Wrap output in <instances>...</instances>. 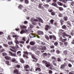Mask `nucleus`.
I'll return each instance as SVG.
<instances>
[{
	"instance_id": "44",
	"label": "nucleus",
	"mask_w": 74,
	"mask_h": 74,
	"mask_svg": "<svg viewBox=\"0 0 74 74\" xmlns=\"http://www.w3.org/2000/svg\"><path fill=\"white\" fill-rule=\"evenodd\" d=\"M47 55L48 56H47L46 58H49L50 57V56H51V53H49L47 54Z\"/></svg>"
},
{
	"instance_id": "9",
	"label": "nucleus",
	"mask_w": 74,
	"mask_h": 74,
	"mask_svg": "<svg viewBox=\"0 0 74 74\" xmlns=\"http://www.w3.org/2000/svg\"><path fill=\"white\" fill-rule=\"evenodd\" d=\"M47 56H48V54H47L46 53H42V56L43 58H47Z\"/></svg>"
},
{
	"instance_id": "29",
	"label": "nucleus",
	"mask_w": 74,
	"mask_h": 74,
	"mask_svg": "<svg viewBox=\"0 0 74 74\" xmlns=\"http://www.w3.org/2000/svg\"><path fill=\"white\" fill-rule=\"evenodd\" d=\"M60 45L62 47H64V44L63 43V42H60Z\"/></svg>"
},
{
	"instance_id": "62",
	"label": "nucleus",
	"mask_w": 74,
	"mask_h": 74,
	"mask_svg": "<svg viewBox=\"0 0 74 74\" xmlns=\"http://www.w3.org/2000/svg\"><path fill=\"white\" fill-rule=\"evenodd\" d=\"M52 59L53 60H56V58H55V57L53 56L52 57Z\"/></svg>"
},
{
	"instance_id": "55",
	"label": "nucleus",
	"mask_w": 74,
	"mask_h": 74,
	"mask_svg": "<svg viewBox=\"0 0 74 74\" xmlns=\"http://www.w3.org/2000/svg\"><path fill=\"white\" fill-rule=\"evenodd\" d=\"M58 42H55L54 43V45L55 46H57V45H58Z\"/></svg>"
},
{
	"instance_id": "37",
	"label": "nucleus",
	"mask_w": 74,
	"mask_h": 74,
	"mask_svg": "<svg viewBox=\"0 0 74 74\" xmlns=\"http://www.w3.org/2000/svg\"><path fill=\"white\" fill-rule=\"evenodd\" d=\"M63 53H64L65 55H67V51L66 50H65L63 51Z\"/></svg>"
},
{
	"instance_id": "16",
	"label": "nucleus",
	"mask_w": 74,
	"mask_h": 74,
	"mask_svg": "<svg viewBox=\"0 0 74 74\" xmlns=\"http://www.w3.org/2000/svg\"><path fill=\"white\" fill-rule=\"evenodd\" d=\"M30 45H35V42L34 41H31L29 42Z\"/></svg>"
},
{
	"instance_id": "6",
	"label": "nucleus",
	"mask_w": 74,
	"mask_h": 74,
	"mask_svg": "<svg viewBox=\"0 0 74 74\" xmlns=\"http://www.w3.org/2000/svg\"><path fill=\"white\" fill-rule=\"evenodd\" d=\"M49 62H47V61L45 60H43L42 61V63L43 64H45V66L47 67V66L48 64V63H49Z\"/></svg>"
},
{
	"instance_id": "5",
	"label": "nucleus",
	"mask_w": 74,
	"mask_h": 74,
	"mask_svg": "<svg viewBox=\"0 0 74 74\" xmlns=\"http://www.w3.org/2000/svg\"><path fill=\"white\" fill-rule=\"evenodd\" d=\"M51 26L49 25H46L45 26V29L46 31H48L49 29H51Z\"/></svg>"
},
{
	"instance_id": "3",
	"label": "nucleus",
	"mask_w": 74,
	"mask_h": 74,
	"mask_svg": "<svg viewBox=\"0 0 74 74\" xmlns=\"http://www.w3.org/2000/svg\"><path fill=\"white\" fill-rule=\"evenodd\" d=\"M23 53H24V54H23V58H26V59L29 58V57L27 56L29 55V52L27 51H23Z\"/></svg>"
},
{
	"instance_id": "8",
	"label": "nucleus",
	"mask_w": 74,
	"mask_h": 74,
	"mask_svg": "<svg viewBox=\"0 0 74 74\" xmlns=\"http://www.w3.org/2000/svg\"><path fill=\"white\" fill-rule=\"evenodd\" d=\"M37 34L38 35H43L44 33L41 31H38L37 32Z\"/></svg>"
},
{
	"instance_id": "21",
	"label": "nucleus",
	"mask_w": 74,
	"mask_h": 74,
	"mask_svg": "<svg viewBox=\"0 0 74 74\" xmlns=\"http://www.w3.org/2000/svg\"><path fill=\"white\" fill-rule=\"evenodd\" d=\"M42 3H40L38 5V8H43V7L42 6Z\"/></svg>"
},
{
	"instance_id": "31",
	"label": "nucleus",
	"mask_w": 74,
	"mask_h": 74,
	"mask_svg": "<svg viewBox=\"0 0 74 74\" xmlns=\"http://www.w3.org/2000/svg\"><path fill=\"white\" fill-rule=\"evenodd\" d=\"M66 23H67V25H68L70 26L71 27V23H70L69 21H67L66 22Z\"/></svg>"
},
{
	"instance_id": "38",
	"label": "nucleus",
	"mask_w": 74,
	"mask_h": 74,
	"mask_svg": "<svg viewBox=\"0 0 74 74\" xmlns=\"http://www.w3.org/2000/svg\"><path fill=\"white\" fill-rule=\"evenodd\" d=\"M36 71H37V70H38L39 71H40L41 70V69H40V68H37L36 69H35Z\"/></svg>"
},
{
	"instance_id": "58",
	"label": "nucleus",
	"mask_w": 74,
	"mask_h": 74,
	"mask_svg": "<svg viewBox=\"0 0 74 74\" xmlns=\"http://www.w3.org/2000/svg\"><path fill=\"white\" fill-rule=\"evenodd\" d=\"M29 26L30 28H33L34 27V26L31 24L29 25Z\"/></svg>"
},
{
	"instance_id": "20",
	"label": "nucleus",
	"mask_w": 74,
	"mask_h": 74,
	"mask_svg": "<svg viewBox=\"0 0 74 74\" xmlns=\"http://www.w3.org/2000/svg\"><path fill=\"white\" fill-rule=\"evenodd\" d=\"M35 53L38 56H39L40 54V51H37L35 52Z\"/></svg>"
},
{
	"instance_id": "50",
	"label": "nucleus",
	"mask_w": 74,
	"mask_h": 74,
	"mask_svg": "<svg viewBox=\"0 0 74 74\" xmlns=\"http://www.w3.org/2000/svg\"><path fill=\"white\" fill-rule=\"evenodd\" d=\"M54 22V20L53 19H51L50 21V22L52 25H53V23Z\"/></svg>"
},
{
	"instance_id": "11",
	"label": "nucleus",
	"mask_w": 74,
	"mask_h": 74,
	"mask_svg": "<svg viewBox=\"0 0 74 74\" xmlns=\"http://www.w3.org/2000/svg\"><path fill=\"white\" fill-rule=\"evenodd\" d=\"M52 5L54 6V7H56V8H58V6L57 5V4L56 2H53L51 3Z\"/></svg>"
},
{
	"instance_id": "24",
	"label": "nucleus",
	"mask_w": 74,
	"mask_h": 74,
	"mask_svg": "<svg viewBox=\"0 0 74 74\" xmlns=\"http://www.w3.org/2000/svg\"><path fill=\"white\" fill-rule=\"evenodd\" d=\"M45 37L47 40H49V37L48 36L45 35Z\"/></svg>"
},
{
	"instance_id": "49",
	"label": "nucleus",
	"mask_w": 74,
	"mask_h": 74,
	"mask_svg": "<svg viewBox=\"0 0 74 74\" xmlns=\"http://www.w3.org/2000/svg\"><path fill=\"white\" fill-rule=\"evenodd\" d=\"M56 53L57 54H59L60 53V51H59V50H57L56 51Z\"/></svg>"
},
{
	"instance_id": "34",
	"label": "nucleus",
	"mask_w": 74,
	"mask_h": 74,
	"mask_svg": "<svg viewBox=\"0 0 74 74\" xmlns=\"http://www.w3.org/2000/svg\"><path fill=\"white\" fill-rule=\"evenodd\" d=\"M62 36H66V37H68V34H66V33L64 32L62 34Z\"/></svg>"
},
{
	"instance_id": "23",
	"label": "nucleus",
	"mask_w": 74,
	"mask_h": 74,
	"mask_svg": "<svg viewBox=\"0 0 74 74\" xmlns=\"http://www.w3.org/2000/svg\"><path fill=\"white\" fill-rule=\"evenodd\" d=\"M20 61L22 63H25V61L23 60V58H20Z\"/></svg>"
},
{
	"instance_id": "54",
	"label": "nucleus",
	"mask_w": 74,
	"mask_h": 74,
	"mask_svg": "<svg viewBox=\"0 0 74 74\" xmlns=\"http://www.w3.org/2000/svg\"><path fill=\"white\" fill-rule=\"evenodd\" d=\"M10 51H12V52H16V51L14 50H13L12 49L10 48Z\"/></svg>"
},
{
	"instance_id": "30",
	"label": "nucleus",
	"mask_w": 74,
	"mask_h": 74,
	"mask_svg": "<svg viewBox=\"0 0 74 74\" xmlns=\"http://www.w3.org/2000/svg\"><path fill=\"white\" fill-rule=\"evenodd\" d=\"M38 49L39 50H42L43 49V47L41 46H40L38 47Z\"/></svg>"
},
{
	"instance_id": "61",
	"label": "nucleus",
	"mask_w": 74,
	"mask_h": 74,
	"mask_svg": "<svg viewBox=\"0 0 74 74\" xmlns=\"http://www.w3.org/2000/svg\"><path fill=\"white\" fill-rule=\"evenodd\" d=\"M50 48H51V49H53L55 48V46L53 45H52L51 46H50Z\"/></svg>"
},
{
	"instance_id": "7",
	"label": "nucleus",
	"mask_w": 74,
	"mask_h": 74,
	"mask_svg": "<svg viewBox=\"0 0 74 74\" xmlns=\"http://www.w3.org/2000/svg\"><path fill=\"white\" fill-rule=\"evenodd\" d=\"M9 53L12 56H14V57H15V56H16V53H12V52L11 51H9Z\"/></svg>"
},
{
	"instance_id": "14",
	"label": "nucleus",
	"mask_w": 74,
	"mask_h": 74,
	"mask_svg": "<svg viewBox=\"0 0 74 74\" xmlns=\"http://www.w3.org/2000/svg\"><path fill=\"white\" fill-rule=\"evenodd\" d=\"M5 58L6 59V60H11V57L9 56H6L5 57Z\"/></svg>"
},
{
	"instance_id": "46",
	"label": "nucleus",
	"mask_w": 74,
	"mask_h": 74,
	"mask_svg": "<svg viewBox=\"0 0 74 74\" xmlns=\"http://www.w3.org/2000/svg\"><path fill=\"white\" fill-rule=\"evenodd\" d=\"M19 42L21 44H25V42H24V41H19Z\"/></svg>"
},
{
	"instance_id": "10",
	"label": "nucleus",
	"mask_w": 74,
	"mask_h": 74,
	"mask_svg": "<svg viewBox=\"0 0 74 74\" xmlns=\"http://www.w3.org/2000/svg\"><path fill=\"white\" fill-rule=\"evenodd\" d=\"M31 56L32 59H35L36 60L35 61V62H37L38 61L37 59L35 57V55L34 54H33L32 55V56Z\"/></svg>"
},
{
	"instance_id": "59",
	"label": "nucleus",
	"mask_w": 74,
	"mask_h": 74,
	"mask_svg": "<svg viewBox=\"0 0 74 74\" xmlns=\"http://www.w3.org/2000/svg\"><path fill=\"white\" fill-rule=\"evenodd\" d=\"M48 11L49 12H52L53 11V10L52 9H48Z\"/></svg>"
},
{
	"instance_id": "25",
	"label": "nucleus",
	"mask_w": 74,
	"mask_h": 74,
	"mask_svg": "<svg viewBox=\"0 0 74 74\" xmlns=\"http://www.w3.org/2000/svg\"><path fill=\"white\" fill-rule=\"evenodd\" d=\"M18 8L20 10H22V8H23V5L21 4L19 5Z\"/></svg>"
},
{
	"instance_id": "63",
	"label": "nucleus",
	"mask_w": 74,
	"mask_h": 74,
	"mask_svg": "<svg viewBox=\"0 0 74 74\" xmlns=\"http://www.w3.org/2000/svg\"><path fill=\"white\" fill-rule=\"evenodd\" d=\"M3 56H5V55H7V53H2Z\"/></svg>"
},
{
	"instance_id": "28",
	"label": "nucleus",
	"mask_w": 74,
	"mask_h": 74,
	"mask_svg": "<svg viewBox=\"0 0 74 74\" xmlns=\"http://www.w3.org/2000/svg\"><path fill=\"white\" fill-rule=\"evenodd\" d=\"M57 4L59 5H60V6H62L63 5V3L60 2H58L57 3Z\"/></svg>"
},
{
	"instance_id": "35",
	"label": "nucleus",
	"mask_w": 74,
	"mask_h": 74,
	"mask_svg": "<svg viewBox=\"0 0 74 74\" xmlns=\"http://www.w3.org/2000/svg\"><path fill=\"white\" fill-rule=\"evenodd\" d=\"M38 19L39 20V21L40 22H41L42 23H43V21H42V20L41 19V18H38Z\"/></svg>"
},
{
	"instance_id": "1",
	"label": "nucleus",
	"mask_w": 74,
	"mask_h": 74,
	"mask_svg": "<svg viewBox=\"0 0 74 74\" xmlns=\"http://www.w3.org/2000/svg\"><path fill=\"white\" fill-rule=\"evenodd\" d=\"M60 40L62 42H64V45L65 46H67V45H68L69 43L68 42L66 41H67V38H65V39H63L62 37H61L60 38Z\"/></svg>"
},
{
	"instance_id": "60",
	"label": "nucleus",
	"mask_w": 74,
	"mask_h": 74,
	"mask_svg": "<svg viewBox=\"0 0 74 74\" xmlns=\"http://www.w3.org/2000/svg\"><path fill=\"white\" fill-rule=\"evenodd\" d=\"M49 74H52V71L49 70Z\"/></svg>"
},
{
	"instance_id": "27",
	"label": "nucleus",
	"mask_w": 74,
	"mask_h": 74,
	"mask_svg": "<svg viewBox=\"0 0 74 74\" xmlns=\"http://www.w3.org/2000/svg\"><path fill=\"white\" fill-rule=\"evenodd\" d=\"M63 19L64 21H67L68 20V17L67 16H65L64 17Z\"/></svg>"
},
{
	"instance_id": "17",
	"label": "nucleus",
	"mask_w": 74,
	"mask_h": 74,
	"mask_svg": "<svg viewBox=\"0 0 74 74\" xmlns=\"http://www.w3.org/2000/svg\"><path fill=\"white\" fill-rule=\"evenodd\" d=\"M13 37H15V40H18V39L19 38V36H18L17 35H14L12 36Z\"/></svg>"
},
{
	"instance_id": "40",
	"label": "nucleus",
	"mask_w": 74,
	"mask_h": 74,
	"mask_svg": "<svg viewBox=\"0 0 74 74\" xmlns=\"http://www.w3.org/2000/svg\"><path fill=\"white\" fill-rule=\"evenodd\" d=\"M25 2V3L27 4H29V2L28 0H24Z\"/></svg>"
},
{
	"instance_id": "2",
	"label": "nucleus",
	"mask_w": 74,
	"mask_h": 74,
	"mask_svg": "<svg viewBox=\"0 0 74 74\" xmlns=\"http://www.w3.org/2000/svg\"><path fill=\"white\" fill-rule=\"evenodd\" d=\"M30 21L33 25H35L36 24L35 22H38V20L37 19H34V18H32L31 19ZM34 21H35V22Z\"/></svg>"
},
{
	"instance_id": "45",
	"label": "nucleus",
	"mask_w": 74,
	"mask_h": 74,
	"mask_svg": "<svg viewBox=\"0 0 74 74\" xmlns=\"http://www.w3.org/2000/svg\"><path fill=\"white\" fill-rule=\"evenodd\" d=\"M15 42L16 44H18L19 43V41H18V40H15Z\"/></svg>"
},
{
	"instance_id": "57",
	"label": "nucleus",
	"mask_w": 74,
	"mask_h": 74,
	"mask_svg": "<svg viewBox=\"0 0 74 74\" xmlns=\"http://www.w3.org/2000/svg\"><path fill=\"white\" fill-rule=\"evenodd\" d=\"M16 67L17 68H18V69H19V68L21 67V66L19 64H17L16 66Z\"/></svg>"
},
{
	"instance_id": "18",
	"label": "nucleus",
	"mask_w": 74,
	"mask_h": 74,
	"mask_svg": "<svg viewBox=\"0 0 74 74\" xmlns=\"http://www.w3.org/2000/svg\"><path fill=\"white\" fill-rule=\"evenodd\" d=\"M16 60L15 58H13L11 60V62H14L15 63H16Z\"/></svg>"
},
{
	"instance_id": "47",
	"label": "nucleus",
	"mask_w": 74,
	"mask_h": 74,
	"mask_svg": "<svg viewBox=\"0 0 74 74\" xmlns=\"http://www.w3.org/2000/svg\"><path fill=\"white\" fill-rule=\"evenodd\" d=\"M53 35H50L49 36V38H50V40H52V38H53Z\"/></svg>"
},
{
	"instance_id": "26",
	"label": "nucleus",
	"mask_w": 74,
	"mask_h": 74,
	"mask_svg": "<svg viewBox=\"0 0 74 74\" xmlns=\"http://www.w3.org/2000/svg\"><path fill=\"white\" fill-rule=\"evenodd\" d=\"M64 21L63 20L61 19L60 20V22L61 23V25H62L63 24V23H64Z\"/></svg>"
},
{
	"instance_id": "19",
	"label": "nucleus",
	"mask_w": 74,
	"mask_h": 74,
	"mask_svg": "<svg viewBox=\"0 0 74 74\" xmlns=\"http://www.w3.org/2000/svg\"><path fill=\"white\" fill-rule=\"evenodd\" d=\"M24 68L25 69H29L30 66L28 65L27 64V65H24Z\"/></svg>"
},
{
	"instance_id": "4",
	"label": "nucleus",
	"mask_w": 74,
	"mask_h": 74,
	"mask_svg": "<svg viewBox=\"0 0 74 74\" xmlns=\"http://www.w3.org/2000/svg\"><path fill=\"white\" fill-rule=\"evenodd\" d=\"M67 63L65 62L64 63V64H62L61 65L60 69H65V67L67 66Z\"/></svg>"
},
{
	"instance_id": "15",
	"label": "nucleus",
	"mask_w": 74,
	"mask_h": 74,
	"mask_svg": "<svg viewBox=\"0 0 74 74\" xmlns=\"http://www.w3.org/2000/svg\"><path fill=\"white\" fill-rule=\"evenodd\" d=\"M20 27L21 28V29H26L27 27L26 26H24L23 25H21L20 26Z\"/></svg>"
},
{
	"instance_id": "42",
	"label": "nucleus",
	"mask_w": 74,
	"mask_h": 74,
	"mask_svg": "<svg viewBox=\"0 0 74 74\" xmlns=\"http://www.w3.org/2000/svg\"><path fill=\"white\" fill-rule=\"evenodd\" d=\"M51 15H53V16L55 15L56 14L55 12L54 11L52 12H51Z\"/></svg>"
},
{
	"instance_id": "41",
	"label": "nucleus",
	"mask_w": 74,
	"mask_h": 74,
	"mask_svg": "<svg viewBox=\"0 0 74 74\" xmlns=\"http://www.w3.org/2000/svg\"><path fill=\"white\" fill-rule=\"evenodd\" d=\"M25 30H22L20 32L21 34H23L24 33H25Z\"/></svg>"
},
{
	"instance_id": "43",
	"label": "nucleus",
	"mask_w": 74,
	"mask_h": 74,
	"mask_svg": "<svg viewBox=\"0 0 74 74\" xmlns=\"http://www.w3.org/2000/svg\"><path fill=\"white\" fill-rule=\"evenodd\" d=\"M8 43L9 45H11V44L12 45L13 44V43L12 42V41H11L8 42Z\"/></svg>"
},
{
	"instance_id": "22",
	"label": "nucleus",
	"mask_w": 74,
	"mask_h": 74,
	"mask_svg": "<svg viewBox=\"0 0 74 74\" xmlns=\"http://www.w3.org/2000/svg\"><path fill=\"white\" fill-rule=\"evenodd\" d=\"M60 1H62L63 3H64L65 4H66L67 2V0H59Z\"/></svg>"
},
{
	"instance_id": "64",
	"label": "nucleus",
	"mask_w": 74,
	"mask_h": 74,
	"mask_svg": "<svg viewBox=\"0 0 74 74\" xmlns=\"http://www.w3.org/2000/svg\"><path fill=\"white\" fill-rule=\"evenodd\" d=\"M46 47L44 46L43 47V49H42V50H45V49H46Z\"/></svg>"
},
{
	"instance_id": "12",
	"label": "nucleus",
	"mask_w": 74,
	"mask_h": 74,
	"mask_svg": "<svg viewBox=\"0 0 74 74\" xmlns=\"http://www.w3.org/2000/svg\"><path fill=\"white\" fill-rule=\"evenodd\" d=\"M19 71L17 69H16L14 70V72L15 74H20L19 73Z\"/></svg>"
},
{
	"instance_id": "51",
	"label": "nucleus",
	"mask_w": 74,
	"mask_h": 74,
	"mask_svg": "<svg viewBox=\"0 0 74 74\" xmlns=\"http://www.w3.org/2000/svg\"><path fill=\"white\" fill-rule=\"evenodd\" d=\"M71 5H72V6H74V2L73 1H72L71 3Z\"/></svg>"
},
{
	"instance_id": "48",
	"label": "nucleus",
	"mask_w": 74,
	"mask_h": 74,
	"mask_svg": "<svg viewBox=\"0 0 74 74\" xmlns=\"http://www.w3.org/2000/svg\"><path fill=\"white\" fill-rule=\"evenodd\" d=\"M43 6L45 7V8H47V7H49V5L48 4H46L43 5Z\"/></svg>"
},
{
	"instance_id": "53",
	"label": "nucleus",
	"mask_w": 74,
	"mask_h": 74,
	"mask_svg": "<svg viewBox=\"0 0 74 74\" xmlns=\"http://www.w3.org/2000/svg\"><path fill=\"white\" fill-rule=\"evenodd\" d=\"M53 38L54 40H56V36L54 35H53Z\"/></svg>"
},
{
	"instance_id": "52",
	"label": "nucleus",
	"mask_w": 74,
	"mask_h": 74,
	"mask_svg": "<svg viewBox=\"0 0 74 74\" xmlns=\"http://www.w3.org/2000/svg\"><path fill=\"white\" fill-rule=\"evenodd\" d=\"M57 61L58 62H60L61 61V59L60 58H57Z\"/></svg>"
},
{
	"instance_id": "32",
	"label": "nucleus",
	"mask_w": 74,
	"mask_h": 74,
	"mask_svg": "<svg viewBox=\"0 0 74 74\" xmlns=\"http://www.w3.org/2000/svg\"><path fill=\"white\" fill-rule=\"evenodd\" d=\"M5 63L6 64L10 66V62L9 61L6 60L5 61Z\"/></svg>"
},
{
	"instance_id": "13",
	"label": "nucleus",
	"mask_w": 74,
	"mask_h": 74,
	"mask_svg": "<svg viewBox=\"0 0 74 74\" xmlns=\"http://www.w3.org/2000/svg\"><path fill=\"white\" fill-rule=\"evenodd\" d=\"M50 67H53V65L51 64V63H50V62H49V63H48V64L47 66V67L48 68L49 67H50Z\"/></svg>"
},
{
	"instance_id": "33",
	"label": "nucleus",
	"mask_w": 74,
	"mask_h": 74,
	"mask_svg": "<svg viewBox=\"0 0 74 74\" xmlns=\"http://www.w3.org/2000/svg\"><path fill=\"white\" fill-rule=\"evenodd\" d=\"M58 9L60 11H63V8H62V7H59L58 6Z\"/></svg>"
},
{
	"instance_id": "39",
	"label": "nucleus",
	"mask_w": 74,
	"mask_h": 74,
	"mask_svg": "<svg viewBox=\"0 0 74 74\" xmlns=\"http://www.w3.org/2000/svg\"><path fill=\"white\" fill-rule=\"evenodd\" d=\"M58 16L60 17H63V14L61 13H59Z\"/></svg>"
},
{
	"instance_id": "36",
	"label": "nucleus",
	"mask_w": 74,
	"mask_h": 74,
	"mask_svg": "<svg viewBox=\"0 0 74 74\" xmlns=\"http://www.w3.org/2000/svg\"><path fill=\"white\" fill-rule=\"evenodd\" d=\"M62 28L64 29H67V27H66V25H64L62 26Z\"/></svg>"
},
{
	"instance_id": "56",
	"label": "nucleus",
	"mask_w": 74,
	"mask_h": 74,
	"mask_svg": "<svg viewBox=\"0 0 74 74\" xmlns=\"http://www.w3.org/2000/svg\"><path fill=\"white\" fill-rule=\"evenodd\" d=\"M53 64H54V65L55 66H57V65L56 64L55 62H54V61H53Z\"/></svg>"
}]
</instances>
